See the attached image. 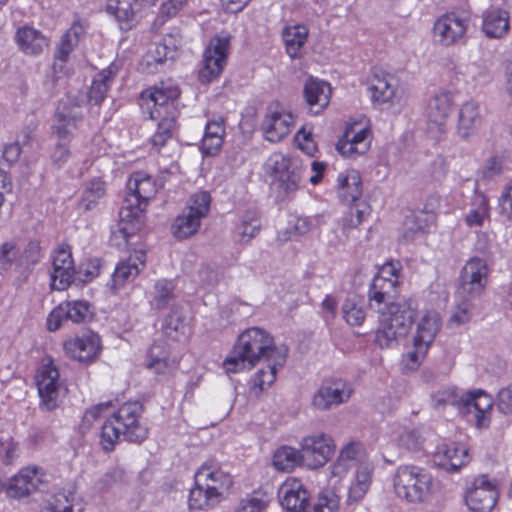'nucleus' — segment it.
Segmentation results:
<instances>
[{
  "mask_svg": "<svg viewBox=\"0 0 512 512\" xmlns=\"http://www.w3.org/2000/svg\"><path fill=\"white\" fill-rule=\"evenodd\" d=\"M105 192V183L102 180H91L82 194L80 207L85 211L93 209L98 205L100 199L104 197Z\"/></svg>",
  "mask_w": 512,
  "mask_h": 512,
  "instance_id": "8fccbe9b",
  "label": "nucleus"
},
{
  "mask_svg": "<svg viewBox=\"0 0 512 512\" xmlns=\"http://www.w3.org/2000/svg\"><path fill=\"white\" fill-rule=\"evenodd\" d=\"M304 97L309 111L317 115L322 112L330 102L331 88L324 82L309 78L304 85Z\"/></svg>",
  "mask_w": 512,
  "mask_h": 512,
  "instance_id": "c85d7f7f",
  "label": "nucleus"
},
{
  "mask_svg": "<svg viewBox=\"0 0 512 512\" xmlns=\"http://www.w3.org/2000/svg\"><path fill=\"white\" fill-rule=\"evenodd\" d=\"M163 329L167 337L177 340L179 335L185 334L186 324L177 313L173 312L166 317Z\"/></svg>",
  "mask_w": 512,
  "mask_h": 512,
  "instance_id": "bf43d9fd",
  "label": "nucleus"
},
{
  "mask_svg": "<svg viewBox=\"0 0 512 512\" xmlns=\"http://www.w3.org/2000/svg\"><path fill=\"white\" fill-rule=\"evenodd\" d=\"M41 483L40 470L37 467H26L11 478L8 494L13 498L26 497L35 492Z\"/></svg>",
  "mask_w": 512,
  "mask_h": 512,
  "instance_id": "bb28decb",
  "label": "nucleus"
},
{
  "mask_svg": "<svg viewBox=\"0 0 512 512\" xmlns=\"http://www.w3.org/2000/svg\"><path fill=\"white\" fill-rule=\"evenodd\" d=\"M299 464H303L301 450L293 447H280L273 455V465L277 470L291 471Z\"/></svg>",
  "mask_w": 512,
  "mask_h": 512,
  "instance_id": "a18cd8bd",
  "label": "nucleus"
},
{
  "mask_svg": "<svg viewBox=\"0 0 512 512\" xmlns=\"http://www.w3.org/2000/svg\"><path fill=\"white\" fill-rule=\"evenodd\" d=\"M261 224L258 218H244L237 226V233L241 243H249L259 233Z\"/></svg>",
  "mask_w": 512,
  "mask_h": 512,
  "instance_id": "13d9d810",
  "label": "nucleus"
},
{
  "mask_svg": "<svg viewBox=\"0 0 512 512\" xmlns=\"http://www.w3.org/2000/svg\"><path fill=\"white\" fill-rule=\"evenodd\" d=\"M177 366L175 360L169 358L167 349L159 344H154L147 357V367L157 374H164Z\"/></svg>",
  "mask_w": 512,
  "mask_h": 512,
  "instance_id": "ea45409f",
  "label": "nucleus"
},
{
  "mask_svg": "<svg viewBox=\"0 0 512 512\" xmlns=\"http://www.w3.org/2000/svg\"><path fill=\"white\" fill-rule=\"evenodd\" d=\"M371 131L363 123L354 122L347 126L343 137L337 143L338 152L347 158L363 155L370 148Z\"/></svg>",
  "mask_w": 512,
  "mask_h": 512,
  "instance_id": "412c9836",
  "label": "nucleus"
},
{
  "mask_svg": "<svg viewBox=\"0 0 512 512\" xmlns=\"http://www.w3.org/2000/svg\"><path fill=\"white\" fill-rule=\"evenodd\" d=\"M91 305L85 300L64 301L55 307L47 317V330L55 332L67 321L81 324L93 318Z\"/></svg>",
  "mask_w": 512,
  "mask_h": 512,
  "instance_id": "ddd939ff",
  "label": "nucleus"
},
{
  "mask_svg": "<svg viewBox=\"0 0 512 512\" xmlns=\"http://www.w3.org/2000/svg\"><path fill=\"white\" fill-rule=\"evenodd\" d=\"M278 497L283 508L291 512H312L309 510V493L297 478H288L279 488Z\"/></svg>",
  "mask_w": 512,
  "mask_h": 512,
  "instance_id": "5701e85b",
  "label": "nucleus"
},
{
  "mask_svg": "<svg viewBox=\"0 0 512 512\" xmlns=\"http://www.w3.org/2000/svg\"><path fill=\"white\" fill-rule=\"evenodd\" d=\"M175 127V117H163L158 123L157 130L151 138V143L158 149L165 146L167 141L172 137V130Z\"/></svg>",
  "mask_w": 512,
  "mask_h": 512,
  "instance_id": "864d4df0",
  "label": "nucleus"
},
{
  "mask_svg": "<svg viewBox=\"0 0 512 512\" xmlns=\"http://www.w3.org/2000/svg\"><path fill=\"white\" fill-rule=\"evenodd\" d=\"M125 472L121 468H113L103 474L96 482L95 487L98 491H105L112 487L114 484L121 482L124 479Z\"/></svg>",
  "mask_w": 512,
  "mask_h": 512,
  "instance_id": "e2e57ef3",
  "label": "nucleus"
},
{
  "mask_svg": "<svg viewBox=\"0 0 512 512\" xmlns=\"http://www.w3.org/2000/svg\"><path fill=\"white\" fill-rule=\"evenodd\" d=\"M369 92L374 104H385L390 102L395 96L396 83L393 76L376 70L370 79Z\"/></svg>",
  "mask_w": 512,
  "mask_h": 512,
  "instance_id": "2f4dec72",
  "label": "nucleus"
},
{
  "mask_svg": "<svg viewBox=\"0 0 512 512\" xmlns=\"http://www.w3.org/2000/svg\"><path fill=\"white\" fill-rule=\"evenodd\" d=\"M45 512H82V505L75 492L62 490L53 496Z\"/></svg>",
  "mask_w": 512,
  "mask_h": 512,
  "instance_id": "37998d69",
  "label": "nucleus"
},
{
  "mask_svg": "<svg viewBox=\"0 0 512 512\" xmlns=\"http://www.w3.org/2000/svg\"><path fill=\"white\" fill-rule=\"evenodd\" d=\"M53 272L51 275V287L54 290L64 291L73 282L76 269L69 245H61L52 256Z\"/></svg>",
  "mask_w": 512,
  "mask_h": 512,
  "instance_id": "4be33fe9",
  "label": "nucleus"
},
{
  "mask_svg": "<svg viewBox=\"0 0 512 512\" xmlns=\"http://www.w3.org/2000/svg\"><path fill=\"white\" fill-rule=\"evenodd\" d=\"M351 383L341 378L324 380L312 397L313 408L319 411H328L348 402L353 394Z\"/></svg>",
  "mask_w": 512,
  "mask_h": 512,
  "instance_id": "f8f14e48",
  "label": "nucleus"
},
{
  "mask_svg": "<svg viewBox=\"0 0 512 512\" xmlns=\"http://www.w3.org/2000/svg\"><path fill=\"white\" fill-rule=\"evenodd\" d=\"M194 479L199 481L200 484H203L204 487L210 490L219 500L233 484L232 476L213 462H205L202 464L195 473Z\"/></svg>",
  "mask_w": 512,
  "mask_h": 512,
  "instance_id": "b1692460",
  "label": "nucleus"
},
{
  "mask_svg": "<svg viewBox=\"0 0 512 512\" xmlns=\"http://www.w3.org/2000/svg\"><path fill=\"white\" fill-rule=\"evenodd\" d=\"M266 168L273 185L280 192L289 195L297 191L301 181V168L297 159L276 152L267 159Z\"/></svg>",
  "mask_w": 512,
  "mask_h": 512,
  "instance_id": "1a4fd4ad",
  "label": "nucleus"
},
{
  "mask_svg": "<svg viewBox=\"0 0 512 512\" xmlns=\"http://www.w3.org/2000/svg\"><path fill=\"white\" fill-rule=\"evenodd\" d=\"M500 216L512 221V179L503 187L498 198Z\"/></svg>",
  "mask_w": 512,
  "mask_h": 512,
  "instance_id": "680f3d73",
  "label": "nucleus"
},
{
  "mask_svg": "<svg viewBox=\"0 0 512 512\" xmlns=\"http://www.w3.org/2000/svg\"><path fill=\"white\" fill-rule=\"evenodd\" d=\"M490 218V200L485 194H478L474 197L472 207L465 217L469 227H482L484 221Z\"/></svg>",
  "mask_w": 512,
  "mask_h": 512,
  "instance_id": "79ce46f5",
  "label": "nucleus"
},
{
  "mask_svg": "<svg viewBox=\"0 0 512 512\" xmlns=\"http://www.w3.org/2000/svg\"><path fill=\"white\" fill-rule=\"evenodd\" d=\"M180 95V89L173 80L161 81L152 89L143 91L140 97L142 109L151 119L174 116V102Z\"/></svg>",
  "mask_w": 512,
  "mask_h": 512,
  "instance_id": "423d86ee",
  "label": "nucleus"
},
{
  "mask_svg": "<svg viewBox=\"0 0 512 512\" xmlns=\"http://www.w3.org/2000/svg\"><path fill=\"white\" fill-rule=\"evenodd\" d=\"M497 407L505 415H512V383L503 387L497 394Z\"/></svg>",
  "mask_w": 512,
  "mask_h": 512,
  "instance_id": "774afa93",
  "label": "nucleus"
},
{
  "mask_svg": "<svg viewBox=\"0 0 512 512\" xmlns=\"http://www.w3.org/2000/svg\"><path fill=\"white\" fill-rule=\"evenodd\" d=\"M287 356L277 354L273 360L265 361L266 366L259 369L250 380V391L258 396L270 388L276 380L277 372L286 363Z\"/></svg>",
  "mask_w": 512,
  "mask_h": 512,
  "instance_id": "c756f323",
  "label": "nucleus"
},
{
  "mask_svg": "<svg viewBox=\"0 0 512 512\" xmlns=\"http://www.w3.org/2000/svg\"><path fill=\"white\" fill-rule=\"evenodd\" d=\"M365 448L363 444L360 442L352 441L346 444L339 453V458L343 461L348 462L352 467L358 465L362 462H367L365 460Z\"/></svg>",
  "mask_w": 512,
  "mask_h": 512,
  "instance_id": "603ef678",
  "label": "nucleus"
},
{
  "mask_svg": "<svg viewBox=\"0 0 512 512\" xmlns=\"http://www.w3.org/2000/svg\"><path fill=\"white\" fill-rule=\"evenodd\" d=\"M197 281L203 287H212L219 282V273L208 264H202L197 271Z\"/></svg>",
  "mask_w": 512,
  "mask_h": 512,
  "instance_id": "338daca9",
  "label": "nucleus"
},
{
  "mask_svg": "<svg viewBox=\"0 0 512 512\" xmlns=\"http://www.w3.org/2000/svg\"><path fill=\"white\" fill-rule=\"evenodd\" d=\"M308 28L296 24L286 26L282 31V39L285 44L286 53L290 58L296 59L303 55L304 45L308 39Z\"/></svg>",
  "mask_w": 512,
  "mask_h": 512,
  "instance_id": "e433bc0d",
  "label": "nucleus"
},
{
  "mask_svg": "<svg viewBox=\"0 0 512 512\" xmlns=\"http://www.w3.org/2000/svg\"><path fill=\"white\" fill-rule=\"evenodd\" d=\"M447 401L455 406L461 414L474 413L477 428L489 426L493 400L483 390L469 391L460 395L452 391L448 393Z\"/></svg>",
  "mask_w": 512,
  "mask_h": 512,
  "instance_id": "6e6552de",
  "label": "nucleus"
},
{
  "mask_svg": "<svg viewBox=\"0 0 512 512\" xmlns=\"http://www.w3.org/2000/svg\"><path fill=\"white\" fill-rule=\"evenodd\" d=\"M442 327V318L436 310H427L418 322V354H426Z\"/></svg>",
  "mask_w": 512,
  "mask_h": 512,
  "instance_id": "cd10ccee",
  "label": "nucleus"
},
{
  "mask_svg": "<svg viewBox=\"0 0 512 512\" xmlns=\"http://www.w3.org/2000/svg\"><path fill=\"white\" fill-rule=\"evenodd\" d=\"M173 59L174 57L168 53L167 48L162 46L160 42L154 44V46L148 50L145 56V60L149 66L163 64L165 61Z\"/></svg>",
  "mask_w": 512,
  "mask_h": 512,
  "instance_id": "69168bd1",
  "label": "nucleus"
},
{
  "mask_svg": "<svg viewBox=\"0 0 512 512\" xmlns=\"http://www.w3.org/2000/svg\"><path fill=\"white\" fill-rule=\"evenodd\" d=\"M145 263L146 254L144 252H138L128 259L120 261L115 267L112 276L111 289L113 292L116 293L127 283L134 281L140 271L145 267Z\"/></svg>",
  "mask_w": 512,
  "mask_h": 512,
  "instance_id": "a878e982",
  "label": "nucleus"
},
{
  "mask_svg": "<svg viewBox=\"0 0 512 512\" xmlns=\"http://www.w3.org/2000/svg\"><path fill=\"white\" fill-rule=\"evenodd\" d=\"M36 384L43 408L47 411L55 409L59 405L64 382L52 359H43L36 374Z\"/></svg>",
  "mask_w": 512,
  "mask_h": 512,
  "instance_id": "9d476101",
  "label": "nucleus"
},
{
  "mask_svg": "<svg viewBox=\"0 0 512 512\" xmlns=\"http://www.w3.org/2000/svg\"><path fill=\"white\" fill-rule=\"evenodd\" d=\"M19 49L27 55H39L48 47L47 38L38 30L23 26L15 34Z\"/></svg>",
  "mask_w": 512,
  "mask_h": 512,
  "instance_id": "473e14b6",
  "label": "nucleus"
},
{
  "mask_svg": "<svg viewBox=\"0 0 512 512\" xmlns=\"http://www.w3.org/2000/svg\"><path fill=\"white\" fill-rule=\"evenodd\" d=\"M284 346H276L273 337L264 329L251 327L243 331L235 343L232 353L223 366L228 373H237L254 367L260 361L273 360L277 354L287 356Z\"/></svg>",
  "mask_w": 512,
  "mask_h": 512,
  "instance_id": "f03ea898",
  "label": "nucleus"
},
{
  "mask_svg": "<svg viewBox=\"0 0 512 512\" xmlns=\"http://www.w3.org/2000/svg\"><path fill=\"white\" fill-rule=\"evenodd\" d=\"M337 188L340 199L347 203L357 201L362 195V182L357 170L350 169L339 173Z\"/></svg>",
  "mask_w": 512,
  "mask_h": 512,
  "instance_id": "c9c22d12",
  "label": "nucleus"
},
{
  "mask_svg": "<svg viewBox=\"0 0 512 512\" xmlns=\"http://www.w3.org/2000/svg\"><path fill=\"white\" fill-rule=\"evenodd\" d=\"M455 104V93L443 89L434 95L427 109L425 138L434 143L443 139L447 132L449 115Z\"/></svg>",
  "mask_w": 512,
  "mask_h": 512,
  "instance_id": "0eeeda50",
  "label": "nucleus"
},
{
  "mask_svg": "<svg viewBox=\"0 0 512 512\" xmlns=\"http://www.w3.org/2000/svg\"><path fill=\"white\" fill-rule=\"evenodd\" d=\"M472 298L464 295L463 298L456 303L453 307L450 317L446 322V326L448 329H455L462 325L468 324L473 316L475 311V305L471 301Z\"/></svg>",
  "mask_w": 512,
  "mask_h": 512,
  "instance_id": "a19ab883",
  "label": "nucleus"
},
{
  "mask_svg": "<svg viewBox=\"0 0 512 512\" xmlns=\"http://www.w3.org/2000/svg\"><path fill=\"white\" fill-rule=\"evenodd\" d=\"M394 490L399 498L409 503L416 495V471L414 466L405 465L397 469L394 477Z\"/></svg>",
  "mask_w": 512,
  "mask_h": 512,
  "instance_id": "4c0bfd02",
  "label": "nucleus"
},
{
  "mask_svg": "<svg viewBox=\"0 0 512 512\" xmlns=\"http://www.w3.org/2000/svg\"><path fill=\"white\" fill-rule=\"evenodd\" d=\"M300 448L303 465L315 469L324 466L328 462L336 446L330 435L320 433L303 438Z\"/></svg>",
  "mask_w": 512,
  "mask_h": 512,
  "instance_id": "4468645a",
  "label": "nucleus"
},
{
  "mask_svg": "<svg viewBox=\"0 0 512 512\" xmlns=\"http://www.w3.org/2000/svg\"><path fill=\"white\" fill-rule=\"evenodd\" d=\"M82 119V101L66 96L61 99L56 108L51 126L52 135L59 141L70 142Z\"/></svg>",
  "mask_w": 512,
  "mask_h": 512,
  "instance_id": "9b49d317",
  "label": "nucleus"
},
{
  "mask_svg": "<svg viewBox=\"0 0 512 512\" xmlns=\"http://www.w3.org/2000/svg\"><path fill=\"white\" fill-rule=\"evenodd\" d=\"M469 18L458 12H447L434 23L433 34L441 45L450 46L464 37Z\"/></svg>",
  "mask_w": 512,
  "mask_h": 512,
  "instance_id": "dca6fc26",
  "label": "nucleus"
},
{
  "mask_svg": "<svg viewBox=\"0 0 512 512\" xmlns=\"http://www.w3.org/2000/svg\"><path fill=\"white\" fill-rule=\"evenodd\" d=\"M483 115L480 110V105L477 101L470 99L465 101L458 114V133L462 138H468L473 135L477 129L482 125Z\"/></svg>",
  "mask_w": 512,
  "mask_h": 512,
  "instance_id": "7c9ffc66",
  "label": "nucleus"
},
{
  "mask_svg": "<svg viewBox=\"0 0 512 512\" xmlns=\"http://www.w3.org/2000/svg\"><path fill=\"white\" fill-rule=\"evenodd\" d=\"M142 405L135 402L124 403L112 416L107 419L101 431V445L105 451H112L122 438L140 443L147 438L148 430L143 426L139 417Z\"/></svg>",
  "mask_w": 512,
  "mask_h": 512,
  "instance_id": "7ed1b4c3",
  "label": "nucleus"
},
{
  "mask_svg": "<svg viewBox=\"0 0 512 512\" xmlns=\"http://www.w3.org/2000/svg\"><path fill=\"white\" fill-rule=\"evenodd\" d=\"M21 154V148L18 143L6 145L0 153V182L2 184H11V179L7 173L9 167L15 163Z\"/></svg>",
  "mask_w": 512,
  "mask_h": 512,
  "instance_id": "3c124183",
  "label": "nucleus"
},
{
  "mask_svg": "<svg viewBox=\"0 0 512 512\" xmlns=\"http://www.w3.org/2000/svg\"><path fill=\"white\" fill-rule=\"evenodd\" d=\"M489 268L485 260L470 258L461 272L462 294L470 298L480 297L488 283Z\"/></svg>",
  "mask_w": 512,
  "mask_h": 512,
  "instance_id": "f3484780",
  "label": "nucleus"
},
{
  "mask_svg": "<svg viewBox=\"0 0 512 512\" xmlns=\"http://www.w3.org/2000/svg\"><path fill=\"white\" fill-rule=\"evenodd\" d=\"M373 475V465L370 462H362L356 468L354 478L350 484L347 496L349 504L360 502L367 494Z\"/></svg>",
  "mask_w": 512,
  "mask_h": 512,
  "instance_id": "72a5a7b5",
  "label": "nucleus"
},
{
  "mask_svg": "<svg viewBox=\"0 0 512 512\" xmlns=\"http://www.w3.org/2000/svg\"><path fill=\"white\" fill-rule=\"evenodd\" d=\"M65 354L79 362H92L102 350L101 338L92 331H86L64 341Z\"/></svg>",
  "mask_w": 512,
  "mask_h": 512,
  "instance_id": "6ab92c4d",
  "label": "nucleus"
},
{
  "mask_svg": "<svg viewBox=\"0 0 512 512\" xmlns=\"http://www.w3.org/2000/svg\"><path fill=\"white\" fill-rule=\"evenodd\" d=\"M116 73V67L111 65L95 76L88 95L89 102L98 105L104 100Z\"/></svg>",
  "mask_w": 512,
  "mask_h": 512,
  "instance_id": "58836bf2",
  "label": "nucleus"
},
{
  "mask_svg": "<svg viewBox=\"0 0 512 512\" xmlns=\"http://www.w3.org/2000/svg\"><path fill=\"white\" fill-rule=\"evenodd\" d=\"M268 504L265 494L255 493L244 500L237 512H263Z\"/></svg>",
  "mask_w": 512,
  "mask_h": 512,
  "instance_id": "0e129e2a",
  "label": "nucleus"
},
{
  "mask_svg": "<svg viewBox=\"0 0 512 512\" xmlns=\"http://www.w3.org/2000/svg\"><path fill=\"white\" fill-rule=\"evenodd\" d=\"M19 258V249L14 242H4L0 246V268L8 270Z\"/></svg>",
  "mask_w": 512,
  "mask_h": 512,
  "instance_id": "052dcab7",
  "label": "nucleus"
},
{
  "mask_svg": "<svg viewBox=\"0 0 512 512\" xmlns=\"http://www.w3.org/2000/svg\"><path fill=\"white\" fill-rule=\"evenodd\" d=\"M101 268V259H87L79 265L78 270H76V275H78V279L81 282L88 283L100 275Z\"/></svg>",
  "mask_w": 512,
  "mask_h": 512,
  "instance_id": "4d7b16f0",
  "label": "nucleus"
},
{
  "mask_svg": "<svg viewBox=\"0 0 512 512\" xmlns=\"http://www.w3.org/2000/svg\"><path fill=\"white\" fill-rule=\"evenodd\" d=\"M229 38L227 36H216L211 39L203 56V66L199 70V80L202 83H209L215 80L222 73L226 64Z\"/></svg>",
  "mask_w": 512,
  "mask_h": 512,
  "instance_id": "2eb2a0df",
  "label": "nucleus"
},
{
  "mask_svg": "<svg viewBox=\"0 0 512 512\" xmlns=\"http://www.w3.org/2000/svg\"><path fill=\"white\" fill-rule=\"evenodd\" d=\"M396 295L397 285L393 282L373 278L368 291V304L379 315L375 340L382 348L407 336L414 324V310L407 302L395 303Z\"/></svg>",
  "mask_w": 512,
  "mask_h": 512,
  "instance_id": "f257e3e1",
  "label": "nucleus"
},
{
  "mask_svg": "<svg viewBox=\"0 0 512 512\" xmlns=\"http://www.w3.org/2000/svg\"><path fill=\"white\" fill-rule=\"evenodd\" d=\"M295 125V117L291 112L270 106L261 123L264 138L272 143L283 140Z\"/></svg>",
  "mask_w": 512,
  "mask_h": 512,
  "instance_id": "aec40b11",
  "label": "nucleus"
},
{
  "mask_svg": "<svg viewBox=\"0 0 512 512\" xmlns=\"http://www.w3.org/2000/svg\"><path fill=\"white\" fill-rule=\"evenodd\" d=\"M107 11L115 16L122 29H128L135 17L132 0H107Z\"/></svg>",
  "mask_w": 512,
  "mask_h": 512,
  "instance_id": "09e8293b",
  "label": "nucleus"
},
{
  "mask_svg": "<svg viewBox=\"0 0 512 512\" xmlns=\"http://www.w3.org/2000/svg\"><path fill=\"white\" fill-rule=\"evenodd\" d=\"M150 303L158 309H165L170 301L174 299V284L167 279L157 280L150 292Z\"/></svg>",
  "mask_w": 512,
  "mask_h": 512,
  "instance_id": "de8ad7c7",
  "label": "nucleus"
},
{
  "mask_svg": "<svg viewBox=\"0 0 512 512\" xmlns=\"http://www.w3.org/2000/svg\"><path fill=\"white\" fill-rule=\"evenodd\" d=\"M42 258L41 246L38 241H30L27 243L19 258L17 259V266L30 268L37 264Z\"/></svg>",
  "mask_w": 512,
  "mask_h": 512,
  "instance_id": "6e6d98bb",
  "label": "nucleus"
},
{
  "mask_svg": "<svg viewBox=\"0 0 512 512\" xmlns=\"http://www.w3.org/2000/svg\"><path fill=\"white\" fill-rule=\"evenodd\" d=\"M342 314L346 323L350 326H360L366 318V312L362 305L347 299L342 305Z\"/></svg>",
  "mask_w": 512,
  "mask_h": 512,
  "instance_id": "5fc2aeb1",
  "label": "nucleus"
},
{
  "mask_svg": "<svg viewBox=\"0 0 512 512\" xmlns=\"http://www.w3.org/2000/svg\"><path fill=\"white\" fill-rule=\"evenodd\" d=\"M497 500V490L486 475L475 478L465 494V503L472 512H490Z\"/></svg>",
  "mask_w": 512,
  "mask_h": 512,
  "instance_id": "a211bd4d",
  "label": "nucleus"
},
{
  "mask_svg": "<svg viewBox=\"0 0 512 512\" xmlns=\"http://www.w3.org/2000/svg\"><path fill=\"white\" fill-rule=\"evenodd\" d=\"M441 495V483L424 470L418 471V501H437Z\"/></svg>",
  "mask_w": 512,
  "mask_h": 512,
  "instance_id": "c03bdc74",
  "label": "nucleus"
},
{
  "mask_svg": "<svg viewBox=\"0 0 512 512\" xmlns=\"http://www.w3.org/2000/svg\"><path fill=\"white\" fill-rule=\"evenodd\" d=\"M220 500L208 489L195 480V486L190 490L188 504L191 509L204 510L214 507Z\"/></svg>",
  "mask_w": 512,
  "mask_h": 512,
  "instance_id": "49530a36",
  "label": "nucleus"
},
{
  "mask_svg": "<svg viewBox=\"0 0 512 512\" xmlns=\"http://www.w3.org/2000/svg\"><path fill=\"white\" fill-rule=\"evenodd\" d=\"M128 193L119 212L121 223L139 228L144 212L158 191L156 181L147 173L134 172L127 182Z\"/></svg>",
  "mask_w": 512,
  "mask_h": 512,
  "instance_id": "20e7f679",
  "label": "nucleus"
},
{
  "mask_svg": "<svg viewBox=\"0 0 512 512\" xmlns=\"http://www.w3.org/2000/svg\"><path fill=\"white\" fill-rule=\"evenodd\" d=\"M211 206V196L207 191H198L190 196L186 208L172 224V233L177 239H186L196 234L201 221Z\"/></svg>",
  "mask_w": 512,
  "mask_h": 512,
  "instance_id": "39448f33",
  "label": "nucleus"
},
{
  "mask_svg": "<svg viewBox=\"0 0 512 512\" xmlns=\"http://www.w3.org/2000/svg\"><path fill=\"white\" fill-rule=\"evenodd\" d=\"M435 457L437 464L451 473L459 471L471 461L468 447L459 442L439 446Z\"/></svg>",
  "mask_w": 512,
  "mask_h": 512,
  "instance_id": "393cba45",
  "label": "nucleus"
},
{
  "mask_svg": "<svg viewBox=\"0 0 512 512\" xmlns=\"http://www.w3.org/2000/svg\"><path fill=\"white\" fill-rule=\"evenodd\" d=\"M510 29L509 13L500 8L491 9L483 16L482 31L489 38H502Z\"/></svg>",
  "mask_w": 512,
  "mask_h": 512,
  "instance_id": "f704fd0d",
  "label": "nucleus"
}]
</instances>
